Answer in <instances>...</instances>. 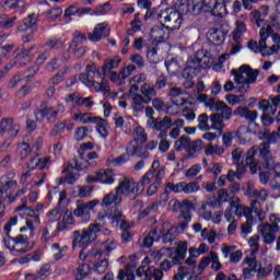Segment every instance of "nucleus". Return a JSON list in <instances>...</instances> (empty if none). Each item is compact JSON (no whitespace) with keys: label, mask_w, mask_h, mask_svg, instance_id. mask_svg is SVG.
<instances>
[{"label":"nucleus","mask_w":280,"mask_h":280,"mask_svg":"<svg viewBox=\"0 0 280 280\" xmlns=\"http://www.w3.org/2000/svg\"><path fill=\"white\" fill-rule=\"evenodd\" d=\"M259 139L266 141L252 147L246 153L245 164L249 167L252 174H257L261 170L275 168V159H272L270 145L277 143L279 135L276 131L264 130L259 132Z\"/></svg>","instance_id":"nucleus-1"},{"label":"nucleus","mask_w":280,"mask_h":280,"mask_svg":"<svg viewBox=\"0 0 280 280\" xmlns=\"http://www.w3.org/2000/svg\"><path fill=\"white\" fill-rule=\"evenodd\" d=\"M207 62H209V58H207L203 50H198L194 57L188 58L186 67L182 72V77L185 79L183 82L184 89H192L194 84H196L194 82L195 75H198V73L202 71V68L205 69V66L202 65L209 67Z\"/></svg>","instance_id":"nucleus-2"},{"label":"nucleus","mask_w":280,"mask_h":280,"mask_svg":"<svg viewBox=\"0 0 280 280\" xmlns=\"http://www.w3.org/2000/svg\"><path fill=\"white\" fill-rule=\"evenodd\" d=\"M97 225H89L88 229L73 232V241H72V248L75 250V248H82L83 250H86L91 244L95 241V237H97Z\"/></svg>","instance_id":"nucleus-3"},{"label":"nucleus","mask_w":280,"mask_h":280,"mask_svg":"<svg viewBox=\"0 0 280 280\" xmlns=\"http://www.w3.org/2000/svg\"><path fill=\"white\" fill-rule=\"evenodd\" d=\"M19 222V217H11L9 222L4 225V233L7 234V237L13 242L15 246H19V244H24L25 246L22 248L15 249V253H20V255H25V253H28V250H32V245H30V242H27V238L23 234H19L15 237L10 236V231H12V226H16V223Z\"/></svg>","instance_id":"nucleus-4"},{"label":"nucleus","mask_w":280,"mask_h":280,"mask_svg":"<svg viewBox=\"0 0 280 280\" xmlns=\"http://www.w3.org/2000/svg\"><path fill=\"white\" fill-rule=\"evenodd\" d=\"M139 182H136L133 178L125 177L115 188V191H117L120 197L126 196L130 200H137V196H139Z\"/></svg>","instance_id":"nucleus-5"},{"label":"nucleus","mask_w":280,"mask_h":280,"mask_svg":"<svg viewBox=\"0 0 280 280\" xmlns=\"http://www.w3.org/2000/svg\"><path fill=\"white\" fill-rule=\"evenodd\" d=\"M100 205V200L94 199L89 202L77 200V209L73 210V215L81 218L84 221L91 220V211Z\"/></svg>","instance_id":"nucleus-6"},{"label":"nucleus","mask_w":280,"mask_h":280,"mask_svg":"<svg viewBox=\"0 0 280 280\" xmlns=\"http://www.w3.org/2000/svg\"><path fill=\"white\" fill-rule=\"evenodd\" d=\"M205 12H210L212 16H224L226 14V5L231 3V0H203Z\"/></svg>","instance_id":"nucleus-7"},{"label":"nucleus","mask_w":280,"mask_h":280,"mask_svg":"<svg viewBox=\"0 0 280 280\" xmlns=\"http://www.w3.org/2000/svg\"><path fill=\"white\" fill-rule=\"evenodd\" d=\"M176 151L177 152H183V150H188L190 152H200L202 148H205L202 140L198 139L195 141H191V138L188 136H182L176 142Z\"/></svg>","instance_id":"nucleus-8"},{"label":"nucleus","mask_w":280,"mask_h":280,"mask_svg":"<svg viewBox=\"0 0 280 280\" xmlns=\"http://www.w3.org/2000/svg\"><path fill=\"white\" fill-rule=\"evenodd\" d=\"M172 117L165 116L162 120H152L150 122L151 130H158L160 132L159 139L167 141V131L172 128Z\"/></svg>","instance_id":"nucleus-9"},{"label":"nucleus","mask_w":280,"mask_h":280,"mask_svg":"<svg viewBox=\"0 0 280 280\" xmlns=\"http://www.w3.org/2000/svg\"><path fill=\"white\" fill-rule=\"evenodd\" d=\"M20 127L19 125H14L13 118H3L0 121V139L5 137V135H10L11 137H16L19 135Z\"/></svg>","instance_id":"nucleus-10"},{"label":"nucleus","mask_w":280,"mask_h":280,"mask_svg":"<svg viewBox=\"0 0 280 280\" xmlns=\"http://www.w3.org/2000/svg\"><path fill=\"white\" fill-rule=\"evenodd\" d=\"M275 32V28L272 26L268 25L267 27H261L259 32L260 40L258 43V47L260 49V54L262 57L270 56V50L268 49V44H266V40H268V37L272 35Z\"/></svg>","instance_id":"nucleus-11"},{"label":"nucleus","mask_w":280,"mask_h":280,"mask_svg":"<svg viewBox=\"0 0 280 280\" xmlns=\"http://www.w3.org/2000/svg\"><path fill=\"white\" fill-rule=\"evenodd\" d=\"M121 63V57L116 56L113 59H105L103 66L98 70V78L106 80V73L113 72V69H117Z\"/></svg>","instance_id":"nucleus-12"},{"label":"nucleus","mask_w":280,"mask_h":280,"mask_svg":"<svg viewBox=\"0 0 280 280\" xmlns=\"http://www.w3.org/2000/svg\"><path fill=\"white\" fill-rule=\"evenodd\" d=\"M228 34V31L218 27H212L208 31L207 38L209 43H211L212 45H223L224 40H226Z\"/></svg>","instance_id":"nucleus-13"},{"label":"nucleus","mask_w":280,"mask_h":280,"mask_svg":"<svg viewBox=\"0 0 280 280\" xmlns=\"http://www.w3.org/2000/svg\"><path fill=\"white\" fill-rule=\"evenodd\" d=\"M279 225L265 223L260 231L265 244H275L277 236L275 233H279Z\"/></svg>","instance_id":"nucleus-14"},{"label":"nucleus","mask_w":280,"mask_h":280,"mask_svg":"<svg viewBox=\"0 0 280 280\" xmlns=\"http://www.w3.org/2000/svg\"><path fill=\"white\" fill-rule=\"evenodd\" d=\"M268 100L266 98L260 100L258 103V108L262 110L261 124L265 128H269V126H272L275 124V118H272V115L276 114H271V110L268 109Z\"/></svg>","instance_id":"nucleus-15"},{"label":"nucleus","mask_w":280,"mask_h":280,"mask_svg":"<svg viewBox=\"0 0 280 280\" xmlns=\"http://www.w3.org/2000/svg\"><path fill=\"white\" fill-rule=\"evenodd\" d=\"M164 21L165 23H170V25L166 26V30L176 32V30H180V25H183V15H180V12L174 10L164 18Z\"/></svg>","instance_id":"nucleus-16"},{"label":"nucleus","mask_w":280,"mask_h":280,"mask_svg":"<svg viewBox=\"0 0 280 280\" xmlns=\"http://www.w3.org/2000/svg\"><path fill=\"white\" fill-rule=\"evenodd\" d=\"M136 275L137 277H145L144 280H161L163 279V272L154 267H149L145 270V267L140 266L137 270H136Z\"/></svg>","instance_id":"nucleus-17"},{"label":"nucleus","mask_w":280,"mask_h":280,"mask_svg":"<svg viewBox=\"0 0 280 280\" xmlns=\"http://www.w3.org/2000/svg\"><path fill=\"white\" fill-rule=\"evenodd\" d=\"M127 153L129 156H138L139 159H148L150 156L148 149L143 144H135V141H131L127 147Z\"/></svg>","instance_id":"nucleus-18"},{"label":"nucleus","mask_w":280,"mask_h":280,"mask_svg":"<svg viewBox=\"0 0 280 280\" xmlns=\"http://www.w3.org/2000/svg\"><path fill=\"white\" fill-rule=\"evenodd\" d=\"M27 30H30L32 33L38 30V18H36V13H31L22 21V24L18 27L19 32H27Z\"/></svg>","instance_id":"nucleus-19"},{"label":"nucleus","mask_w":280,"mask_h":280,"mask_svg":"<svg viewBox=\"0 0 280 280\" xmlns=\"http://www.w3.org/2000/svg\"><path fill=\"white\" fill-rule=\"evenodd\" d=\"M106 22L97 24L94 27L93 32L88 34L89 40H91L92 43H100V40H102V34H104L105 37H108L110 32H106Z\"/></svg>","instance_id":"nucleus-20"},{"label":"nucleus","mask_w":280,"mask_h":280,"mask_svg":"<svg viewBox=\"0 0 280 280\" xmlns=\"http://www.w3.org/2000/svg\"><path fill=\"white\" fill-rule=\"evenodd\" d=\"M233 115L234 117H242L254 124V121L257 120L259 113L257 110H249L247 106H238L236 109H234Z\"/></svg>","instance_id":"nucleus-21"},{"label":"nucleus","mask_w":280,"mask_h":280,"mask_svg":"<svg viewBox=\"0 0 280 280\" xmlns=\"http://www.w3.org/2000/svg\"><path fill=\"white\" fill-rule=\"evenodd\" d=\"M14 173H8L0 178V189L2 190V194H8L10 189H16L19 184L14 180Z\"/></svg>","instance_id":"nucleus-22"},{"label":"nucleus","mask_w":280,"mask_h":280,"mask_svg":"<svg viewBox=\"0 0 280 280\" xmlns=\"http://www.w3.org/2000/svg\"><path fill=\"white\" fill-rule=\"evenodd\" d=\"M167 26L165 24L155 25L151 28L150 37L153 45H159L165 40V31Z\"/></svg>","instance_id":"nucleus-23"},{"label":"nucleus","mask_w":280,"mask_h":280,"mask_svg":"<svg viewBox=\"0 0 280 280\" xmlns=\"http://www.w3.org/2000/svg\"><path fill=\"white\" fill-rule=\"evenodd\" d=\"M187 255V242L179 243L177 248L175 249V256L172 255L170 259H172L175 266H180L183 261H185V256Z\"/></svg>","instance_id":"nucleus-24"},{"label":"nucleus","mask_w":280,"mask_h":280,"mask_svg":"<svg viewBox=\"0 0 280 280\" xmlns=\"http://www.w3.org/2000/svg\"><path fill=\"white\" fill-rule=\"evenodd\" d=\"M179 211L180 218H183L187 222H191V211H196V207L194 206V202H191L189 199H186L182 201Z\"/></svg>","instance_id":"nucleus-25"},{"label":"nucleus","mask_w":280,"mask_h":280,"mask_svg":"<svg viewBox=\"0 0 280 280\" xmlns=\"http://www.w3.org/2000/svg\"><path fill=\"white\" fill-rule=\"evenodd\" d=\"M51 275V267L49 265H44L39 268V270L35 273H26V280H45L47 277Z\"/></svg>","instance_id":"nucleus-26"},{"label":"nucleus","mask_w":280,"mask_h":280,"mask_svg":"<svg viewBox=\"0 0 280 280\" xmlns=\"http://www.w3.org/2000/svg\"><path fill=\"white\" fill-rule=\"evenodd\" d=\"M121 195L115 190V192H109L104 196L101 207H110V205H115L116 209L121 205Z\"/></svg>","instance_id":"nucleus-27"},{"label":"nucleus","mask_w":280,"mask_h":280,"mask_svg":"<svg viewBox=\"0 0 280 280\" xmlns=\"http://www.w3.org/2000/svg\"><path fill=\"white\" fill-rule=\"evenodd\" d=\"M94 189H95V186L78 185L72 191V196H74V198H91V194H93Z\"/></svg>","instance_id":"nucleus-28"},{"label":"nucleus","mask_w":280,"mask_h":280,"mask_svg":"<svg viewBox=\"0 0 280 280\" xmlns=\"http://www.w3.org/2000/svg\"><path fill=\"white\" fill-rule=\"evenodd\" d=\"M241 73H246L247 80L245 84H255L257 78L259 77V70L252 69L250 66L243 65L240 67Z\"/></svg>","instance_id":"nucleus-29"},{"label":"nucleus","mask_w":280,"mask_h":280,"mask_svg":"<svg viewBox=\"0 0 280 280\" xmlns=\"http://www.w3.org/2000/svg\"><path fill=\"white\" fill-rule=\"evenodd\" d=\"M91 8H78V4H72L68 7L65 11L63 16H67L69 21H71V16L78 14V16H82L84 14H89Z\"/></svg>","instance_id":"nucleus-30"},{"label":"nucleus","mask_w":280,"mask_h":280,"mask_svg":"<svg viewBox=\"0 0 280 280\" xmlns=\"http://www.w3.org/2000/svg\"><path fill=\"white\" fill-rule=\"evenodd\" d=\"M162 242L164 244H172L176 236L178 235V228L172 225L168 230L163 229L161 231Z\"/></svg>","instance_id":"nucleus-31"},{"label":"nucleus","mask_w":280,"mask_h":280,"mask_svg":"<svg viewBox=\"0 0 280 280\" xmlns=\"http://www.w3.org/2000/svg\"><path fill=\"white\" fill-rule=\"evenodd\" d=\"M138 5H143L144 10H147L144 21H150V19H154V16H156L158 10L156 8H152V1L138 0Z\"/></svg>","instance_id":"nucleus-32"},{"label":"nucleus","mask_w":280,"mask_h":280,"mask_svg":"<svg viewBox=\"0 0 280 280\" xmlns=\"http://www.w3.org/2000/svg\"><path fill=\"white\" fill-rule=\"evenodd\" d=\"M0 5H4L5 10H23L25 0H0Z\"/></svg>","instance_id":"nucleus-33"},{"label":"nucleus","mask_w":280,"mask_h":280,"mask_svg":"<svg viewBox=\"0 0 280 280\" xmlns=\"http://www.w3.org/2000/svg\"><path fill=\"white\" fill-rule=\"evenodd\" d=\"M0 5H4L5 10H23L25 0H0Z\"/></svg>","instance_id":"nucleus-34"},{"label":"nucleus","mask_w":280,"mask_h":280,"mask_svg":"<svg viewBox=\"0 0 280 280\" xmlns=\"http://www.w3.org/2000/svg\"><path fill=\"white\" fill-rule=\"evenodd\" d=\"M48 104L49 103H47V102H43L40 104V108L36 109L34 112L36 121H43L45 119V117H48L49 113H51V110H54L52 107H48Z\"/></svg>","instance_id":"nucleus-35"},{"label":"nucleus","mask_w":280,"mask_h":280,"mask_svg":"<svg viewBox=\"0 0 280 280\" xmlns=\"http://www.w3.org/2000/svg\"><path fill=\"white\" fill-rule=\"evenodd\" d=\"M113 170H103L98 172V183L104 185H113L115 183V177H113Z\"/></svg>","instance_id":"nucleus-36"},{"label":"nucleus","mask_w":280,"mask_h":280,"mask_svg":"<svg viewBox=\"0 0 280 280\" xmlns=\"http://www.w3.org/2000/svg\"><path fill=\"white\" fill-rule=\"evenodd\" d=\"M217 113H220L225 120L233 117V108L229 107L224 101H219V104H217Z\"/></svg>","instance_id":"nucleus-37"},{"label":"nucleus","mask_w":280,"mask_h":280,"mask_svg":"<svg viewBox=\"0 0 280 280\" xmlns=\"http://www.w3.org/2000/svg\"><path fill=\"white\" fill-rule=\"evenodd\" d=\"M16 154L20 156L21 161H25V159L32 154V147L27 142L19 143Z\"/></svg>","instance_id":"nucleus-38"},{"label":"nucleus","mask_w":280,"mask_h":280,"mask_svg":"<svg viewBox=\"0 0 280 280\" xmlns=\"http://www.w3.org/2000/svg\"><path fill=\"white\" fill-rule=\"evenodd\" d=\"M174 247H165L161 248L160 250H155L151 254V257H153L154 261H161L163 257H172L174 255Z\"/></svg>","instance_id":"nucleus-39"},{"label":"nucleus","mask_w":280,"mask_h":280,"mask_svg":"<svg viewBox=\"0 0 280 280\" xmlns=\"http://www.w3.org/2000/svg\"><path fill=\"white\" fill-rule=\"evenodd\" d=\"M133 145H145L148 143V135L145 131H143L142 128H136L135 129V137H133Z\"/></svg>","instance_id":"nucleus-40"},{"label":"nucleus","mask_w":280,"mask_h":280,"mask_svg":"<svg viewBox=\"0 0 280 280\" xmlns=\"http://www.w3.org/2000/svg\"><path fill=\"white\" fill-rule=\"evenodd\" d=\"M91 270H93V268H91L89 266V264H81L78 268H77V280H85L88 278L89 275H91Z\"/></svg>","instance_id":"nucleus-41"},{"label":"nucleus","mask_w":280,"mask_h":280,"mask_svg":"<svg viewBox=\"0 0 280 280\" xmlns=\"http://www.w3.org/2000/svg\"><path fill=\"white\" fill-rule=\"evenodd\" d=\"M91 132H93V127H78L74 131V139L75 141H84Z\"/></svg>","instance_id":"nucleus-42"},{"label":"nucleus","mask_w":280,"mask_h":280,"mask_svg":"<svg viewBox=\"0 0 280 280\" xmlns=\"http://www.w3.org/2000/svg\"><path fill=\"white\" fill-rule=\"evenodd\" d=\"M161 167V162L159 160H154L151 166V170H149L143 176H142V185H148L150 183V178L154 176V172Z\"/></svg>","instance_id":"nucleus-43"},{"label":"nucleus","mask_w":280,"mask_h":280,"mask_svg":"<svg viewBox=\"0 0 280 280\" xmlns=\"http://www.w3.org/2000/svg\"><path fill=\"white\" fill-rule=\"evenodd\" d=\"M234 137H236L237 139H242V132L240 130H236L223 133V145H225V148H231Z\"/></svg>","instance_id":"nucleus-44"},{"label":"nucleus","mask_w":280,"mask_h":280,"mask_svg":"<svg viewBox=\"0 0 280 280\" xmlns=\"http://www.w3.org/2000/svg\"><path fill=\"white\" fill-rule=\"evenodd\" d=\"M16 21V16L10 18L8 14H1L0 15V27L2 30H10L11 27H14Z\"/></svg>","instance_id":"nucleus-45"},{"label":"nucleus","mask_w":280,"mask_h":280,"mask_svg":"<svg viewBox=\"0 0 280 280\" xmlns=\"http://www.w3.org/2000/svg\"><path fill=\"white\" fill-rule=\"evenodd\" d=\"M235 215L236 218H242L244 215V218H246V220L250 221L253 220V211L250 210V208L246 207V206H238L237 208H235Z\"/></svg>","instance_id":"nucleus-46"},{"label":"nucleus","mask_w":280,"mask_h":280,"mask_svg":"<svg viewBox=\"0 0 280 280\" xmlns=\"http://www.w3.org/2000/svg\"><path fill=\"white\" fill-rule=\"evenodd\" d=\"M18 52L19 59L16 62V65L19 67H25V65H28V62H32L34 56L33 55H28L27 52H21V48H18L15 50Z\"/></svg>","instance_id":"nucleus-47"},{"label":"nucleus","mask_w":280,"mask_h":280,"mask_svg":"<svg viewBox=\"0 0 280 280\" xmlns=\"http://www.w3.org/2000/svg\"><path fill=\"white\" fill-rule=\"evenodd\" d=\"M191 1L190 0H179L176 12H179L180 16L191 13Z\"/></svg>","instance_id":"nucleus-48"},{"label":"nucleus","mask_w":280,"mask_h":280,"mask_svg":"<svg viewBox=\"0 0 280 280\" xmlns=\"http://www.w3.org/2000/svg\"><path fill=\"white\" fill-rule=\"evenodd\" d=\"M71 224H73V215L65 214L62 221L58 223L57 231H69Z\"/></svg>","instance_id":"nucleus-49"},{"label":"nucleus","mask_w":280,"mask_h":280,"mask_svg":"<svg viewBox=\"0 0 280 280\" xmlns=\"http://www.w3.org/2000/svg\"><path fill=\"white\" fill-rule=\"evenodd\" d=\"M192 3L190 5L191 8V14L198 15L205 12V0H190Z\"/></svg>","instance_id":"nucleus-50"},{"label":"nucleus","mask_w":280,"mask_h":280,"mask_svg":"<svg viewBox=\"0 0 280 280\" xmlns=\"http://www.w3.org/2000/svg\"><path fill=\"white\" fill-rule=\"evenodd\" d=\"M108 213L106 212H98L97 214V221L98 223H92L90 226H96V233L102 232V226H106V220H108Z\"/></svg>","instance_id":"nucleus-51"},{"label":"nucleus","mask_w":280,"mask_h":280,"mask_svg":"<svg viewBox=\"0 0 280 280\" xmlns=\"http://www.w3.org/2000/svg\"><path fill=\"white\" fill-rule=\"evenodd\" d=\"M165 187L166 189H170V191H173L174 194H185V182H179L177 184L168 182L166 183Z\"/></svg>","instance_id":"nucleus-52"},{"label":"nucleus","mask_w":280,"mask_h":280,"mask_svg":"<svg viewBox=\"0 0 280 280\" xmlns=\"http://www.w3.org/2000/svg\"><path fill=\"white\" fill-rule=\"evenodd\" d=\"M108 215V220H112L113 226H119V223L124 221V212L119 211V209L117 208L114 210V213H110Z\"/></svg>","instance_id":"nucleus-53"},{"label":"nucleus","mask_w":280,"mask_h":280,"mask_svg":"<svg viewBox=\"0 0 280 280\" xmlns=\"http://www.w3.org/2000/svg\"><path fill=\"white\" fill-rule=\"evenodd\" d=\"M82 43H86V35L80 31H75L73 33V38L70 45H72V47H78V45Z\"/></svg>","instance_id":"nucleus-54"},{"label":"nucleus","mask_w":280,"mask_h":280,"mask_svg":"<svg viewBox=\"0 0 280 280\" xmlns=\"http://www.w3.org/2000/svg\"><path fill=\"white\" fill-rule=\"evenodd\" d=\"M200 190V184L198 182H184V194H196V191Z\"/></svg>","instance_id":"nucleus-55"},{"label":"nucleus","mask_w":280,"mask_h":280,"mask_svg":"<svg viewBox=\"0 0 280 280\" xmlns=\"http://www.w3.org/2000/svg\"><path fill=\"white\" fill-rule=\"evenodd\" d=\"M91 100H93V96L78 97L75 100V104H77V106H85V108H93V106H95V102H93Z\"/></svg>","instance_id":"nucleus-56"},{"label":"nucleus","mask_w":280,"mask_h":280,"mask_svg":"<svg viewBox=\"0 0 280 280\" xmlns=\"http://www.w3.org/2000/svg\"><path fill=\"white\" fill-rule=\"evenodd\" d=\"M103 246L106 255H110V253L117 248V241H115V238H107L103 242Z\"/></svg>","instance_id":"nucleus-57"},{"label":"nucleus","mask_w":280,"mask_h":280,"mask_svg":"<svg viewBox=\"0 0 280 280\" xmlns=\"http://www.w3.org/2000/svg\"><path fill=\"white\" fill-rule=\"evenodd\" d=\"M67 71H69V68L58 71L56 75L50 79L51 84H54V86H58L60 82H63Z\"/></svg>","instance_id":"nucleus-58"},{"label":"nucleus","mask_w":280,"mask_h":280,"mask_svg":"<svg viewBox=\"0 0 280 280\" xmlns=\"http://www.w3.org/2000/svg\"><path fill=\"white\" fill-rule=\"evenodd\" d=\"M198 121H199V125H198L199 130H205V131L211 130V127H209V124H208L209 116L207 114L199 115Z\"/></svg>","instance_id":"nucleus-59"},{"label":"nucleus","mask_w":280,"mask_h":280,"mask_svg":"<svg viewBox=\"0 0 280 280\" xmlns=\"http://www.w3.org/2000/svg\"><path fill=\"white\" fill-rule=\"evenodd\" d=\"M72 162L75 164L77 172H84V170H89V167H91V162L86 159L79 163L78 158H73Z\"/></svg>","instance_id":"nucleus-60"},{"label":"nucleus","mask_w":280,"mask_h":280,"mask_svg":"<svg viewBox=\"0 0 280 280\" xmlns=\"http://www.w3.org/2000/svg\"><path fill=\"white\" fill-rule=\"evenodd\" d=\"M210 257H211V261L212 262V270H214L215 272H218V270H222V262H220V258L218 257V253L215 252H210Z\"/></svg>","instance_id":"nucleus-61"},{"label":"nucleus","mask_w":280,"mask_h":280,"mask_svg":"<svg viewBox=\"0 0 280 280\" xmlns=\"http://www.w3.org/2000/svg\"><path fill=\"white\" fill-rule=\"evenodd\" d=\"M107 269H108V258H104L103 260L94 265V270L95 272H98V275H104V272H106Z\"/></svg>","instance_id":"nucleus-62"},{"label":"nucleus","mask_w":280,"mask_h":280,"mask_svg":"<svg viewBox=\"0 0 280 280\" xmlns=\"http://www.w3.org/2000/svg\"><path fill=\"white\" fill-rule=\"evenodd\" d=\"M232 75H234V82L235 84H246L248 83L245 82V80H248L246 77H244L242 71H237L235 69L231 70Z\"/></svg>","instance_id":"nucleus-63"},{"label":"nucleus","mask_w":280,"mask_h":280,"mask_svg":"<svg viewBox=\"0 0 280 280\" xmlns=\"http://www.w3.org/2000/svg\"><path fill=\"white\" fill-rule=\"evenodd\" d=\"M269 100H271V104L270 101H268V110H271V114H277V108L280 104V95L277 96H269Z\"/></svg>","instance_id":"nucleus-64"}]
</instances>
